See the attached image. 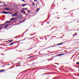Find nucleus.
<instances>
[{
  "label": "nucleus",
  "mask_w": 79,
  "mask_h": 79,
  "mask_svg": "<svg viewBox=\"0 0 79 79\" xmlns=\"http://www.w3.org/2000/svg\"><path fill=\"white\" fill-rule=\"evenodd\" d=\"M61 45V43H60L59 44H56V45H54V46H52L51 47H49L48 48H50L51 47H54V46H56V45Z\"/></svg>",
  "instance_id": "f257e3e1"
},
{
  "label": "nucleus",
  "mask_w": 79,
  "mask_h": 79,
  "mask_svg": "<svg viewBox=\"0 0 79 79\" xmlns=\"http://www.w3.org/2000/svg\"><path fill=\"white\" fill-rule=\"evenodd\" d=\"M13 41V40H9L8 41H3V42H12Z\"/></svg>",
  "instance_id": "f03ea898"
},
{
  "label": "nucleus",
  "mask_w": 79,
  "mask_h": 79,
  "mask_svg": "<svg viewBox=\"0 0 79 79\" xmlns=\"http://www.w3.org/2000/svg\"><path fill=\"white\" fill-rule=\"evenodd\" d=\"M26 19H25L24 20L18 23V24H20L21 23H23V22H24V21H25V20H26Z\"/></svg>",
  "instance_id": "7ed1b4c3"
},
{
  "label": "nucleus",
  "mask_w": 79,
  "mask_h": 79,
  "mask_svg": "<svg viewBox=\"0 0 79 79\" xmlns=\"http://www.w3.org/2000/svg\"><path fill=\"white\" fill-rule=\"evenodd\" d=\"M18 15V13H15V14H13L12 15V16H15Z\"/></svg>",
  "instance_id": "20e7f679"
},
{
  "label": "nucleus",
  "mask_w": 79,
  "mask_h": 79,
  "mask_svg": "<svg viewBox=\"0 0 79 79\" xmlns=\"http://www.w3.org/2000/svg\"><path fill=\"white\" fill-rule=\"evenodd\" d=\"M8 26V24H6L5 26L4 27V28L5 29H6V27H7Z\"/></svg>",
  "instance_id": "39448f33"
},
{
  "label": "nucleus",
  "mask_w": 79,
  "mask_h": 79,
  "mask_svg": "<svg viewBox=\"0 0 79 79\" xmlns=\"http://www.w3.org/2000/svg\"><path fill=\"white\" fill-rule=\"evenodd\" d=\"M4 10H10V9H9V8H4Z\"/></svg>",
  "instance_id": "423d86ee"
},
{
  "label": "nucleus",
  "mask_w": 79,
  "mask_h": 79,
  "mask_svg": "<svg viewBox=\"0 0 79 79\" xmlns=\"http://www.w3.org/2000/svg\"><path fill=\"white\" fill-rule=\"evenodd\" d=\"M13 44H15V43L14 42H13L12 44H9L8 46H11V45H13Z\"/></svg>",
  "instance_id": "0eeeda50"
},
{
  "label": "nucleus",
  "mask_w": 79,
  "mask_h": 79,
  "mask_svg": "<svg viewBox=\"0 0 79 79\" xmlns=\"http://www.w3.org/2000/svg\"><path fill=\"white\" fill-rule=\"evenodd\" d=\"M26 5H27V4H23V5H21V6L24 7V6H25Z\"/></svg>",
  "instance_id": "6e6552de"
},
{
  "label": "nucleus",
  "mask_w": 79,
  "mask_h": 79,
  "mask_svg": "<svg viewBox=\"0 0 79 79\" xmlns=\"http://www.w3.org/2000/svg\"><path fill=\"white\" fill-rule=\"evenodd\" d=\"M4 71H5V70H4L3 69H2V70H0V72H1V73H2V72H4Z\"/></svg>",
  "instance_id": "1a4fd4ad"
},
{
  "label": "nucleus",
  "mask_w": 79,
  "mask_h": 79,
  "mask_svg": "<svg viewBox=\"0 0 79 79\" xmlns=\"http://www.w3.org/2000/svg\"><path fill=\"white\" fill-rule=\"evenodd\" d=\"M15 19V18H13L10 19V21H12L13 20H14V19Z\"/></svg>",
  "instance_id": "9d476101"
},
{
  "label": "nucleus",
  "mask_w": 79,
  "mask_h": 79,
  "mask_svg": "<svg viewBox=\"0 0 79 79\" xmlns=\"http://www.w3.org/2000/svg\"><path fill=\"white\" fill-rule=\"evenodd\" d=\"M11 22V21H7L6 22V24H7L8 23H9Z\"/></svg>",
  "instance_id": "9b49d317"
},
{
  "label": "nucleus",
  "mask_w": 79,
  "mask_h": 79,
  "mask_svg": "<svg viewBox=\"0 0 79 79\" xmlns=\"http://www.w3.org/2000/svg\"><path fill=\"white\" fill-rule=\"evenodd\" d=\"M22 10H28V8H23L22 9Z\"/></svg>",
  "instance_id": "f8f14e48"
},
{
  "label": "nucleus",
  "mask_w": 79,
  "mask_h": 79,
  "mask_svg": "<svg viewBox=\"0 0 79 79\" xmlns=\"http://www.w3.org/2000/svg\"><path fill=\"white\" fill-rule=\"evenodd\" d=\"M5 14H8V13H10V12H5Z\"/></svg>",
  "instance_id": "ddd939ff"
},
{
  "label": "nucleus",
  "mask_w": 79,
  "mask_h": 79,
  "mask_svg": "<svg viewBox=\"0 0 79 79\" xmlns=\"http://www.w3.org/2000/svg\"><path fill=\"white\" fill-rule=\"evenodd\" d=\"M20 41H21V40H19V41H17L16 42H14V44H16V43H18V42H19Z\"/></svg>",
  "instance_id": "4468645a"
},
{
  "label": "nucleus",
  "mask_w": 79,
  "mask_h": 79,
  "mask_svg": "<svg viewBox=\"0 0 79 79\" xmlns=\"http://www.w3.org/2000/svg\"><path fill=\"white\" fill-rule=\"evenodd\" d=\"M39 10H40V9L38 8L35 11V12H37V11H38Z\"/></svg>",
  "instance_id": "2eb2a0df"
},
{
  "label": "nucleus",
  "mask_w": 79,
  "mask_h": 79,
  "mask_svg": "<svg viewBox=\"0 0 79 79\" xmlns=\"http://www.w3.org/2000/svg\"><path fill=\"white\" fill-rule=\"evenodd\" d=\"M32 5H33V6H35V3H34V2H32Z\"/></svg>",
  "instance_id": "dca6fc26"
},
{
  "label": "nucleus",
  "mask_w": 79,
  "mask_h": 79,
  "mask_svg": "<svg viewBox=\"0 0 79 79\" xmlns=\"http://www.w3.org/2000/svg\"><path fill=\"white\" fill-rule=\"evenodd\" d=\"M76 64L77 65H79V62H77L76 63Z\"/></svg>",
  "instance_id": "f3484780"
},
{
  "label": "nucleus",
  "mask_w": 79,
  "mask_h": 79,
  "mask_svg": "<svg viewBox=\"0 0 79 79\" xmlns=\"http://www.w3.org/2000/svg\"><path fill=\"white\" fill-rule=\"evenodd\" d=\"M31 15H28L27 16V17H28V18H31Z\"/></svg>",
  "instance_id": "a211bd4d"
},
{
  "label": "nucleus",
  "mask_w": 79,
  "mask_h": 79,
  "mask_svg": "<svg viewBox=\"0 0 79 79\" xmlns=\"http://www.w3.org/2000/svg\"><path fill=\"white\" fill-rule=\"evenodd\" d=\"M24 11V10H22L20 12L21 13H23Z\"/></svg>",
  "instance_id": "6ab92c4d"
},
{
  "label": "nucleus",
  "mask_w": 79,
  "mask_h": 79,
  "mask_svg": "<svg viewBox=\"0 0 79 79\" xmlns=\"http://www.w3.org/2000/svg\"><path fill=\"white\" fill-rule=\"evenodd\" d=\"M32 48H31L29 49H27V50H31V49H32Z\"/></svg>",
  "instance_id": "aec40b11"
},
{
  "label": "nucleus",
  "mask_w": 79,
  "mask_h": 79,
  "mask_svg": "<svg viewBox=\"0 0 79 79\" xmlns=\"http://www.w3.org/2000/svg\"><path fill=\"white\" fill-rule=\"evenodd\" d=\"M56 56H58V55L55 56H53V57H56Z\"/></svg>",
  "instance_id": "412c9836"
},
{
  "label": "nucleus",
  "mask_w": 79,
  "mask_h": 79,
  "mask_svg": "<svg viewBox=\"0 0 79 79\" xmlns=\"http://www.w3.org/2000/svg\"><path fill=\"white\" fill-rule=\"evenodd\" d=\"M6 4H3V6H6Z\"/></svg>",
  "instance_id": "4be33fe9"
},
{
  "label": "nucleus",
  "mask_w": 79,
  "mask_h": 79,
  "mask_svg": "<svg viewBox=\"0 0 79 79\" xmlns=\"http://www.w3.org/2000/svg\"><path fill=\"white\" fill-rule=\"evenodd\" d=\"M66 42H63V43H61L60 44H61H61H64V43H66Z\"/></svg>",
  "instance_id": "5701e85b"
},
{
  "label": "nucleus",
  "mask_w": 79,
  "mask_h": 79,
  "mask_svg": "<svg viewBox=\"0 0 79 79\" xmlns=\"http://www.w3.org/2000/svg\"><path fill=\"white\" fill-rule=\"evenodd\" d=\"M59 56H61V55H62V54H59L58 55Z\"/></svg>",
  "instance_id": "b1692460"
},
{
  "label": "nucleus",
  "mask_w": 79,
  "mask_h": 79,
  "mask_svg": "<svg viewBox=\"0 0 79 79\" xmlns=\"http://www.w3.org/2000/svg\"><path fill=\"white\" fill-rule=\"evenodd\" d=\"M2 13H3V14H5V12H4V11H2Z\"/></svg>",
  "instance_id": "393cba45"
},
{
  "label": "nucleus",
  "mask_w": 79,
  "mask_h": 79,
  "mask_svg": "<svg viewBox=\"0 0 79 79\" xmlns=\"http://www.w3.org/2000/svg\"><path fill=\"white\" fill-rule=\"evenodd\" d=\"M27 12H28V13H29L30 12H31V11L30 10H29V11H28V10H27Z\"/></svg>",
  "instance_id": "a878e982"
},
{
  "label": "nucleus",
  "mask_w": 79,
  "mask_h": 79,
  "mask_svg": "<svg viewBox=\"0 0 79 79\" xmlns=\"http://www.w3.org/2000/svg\"><path fill=\"white\" fill-rule=\"evenodd\" d=\"M47 73H44L42 75H44H44H46V74Z\"/></svg>",
  "instance_id": "bb28decb"
},
{
  "label": "nucleus",
  "mask_w": 79,
  "mask_h": 79,
  "mask_svg": "<svg viewBox=\"0 0 79 79\" xmlns=\"http://www.w3.org/2000/svg\"><path fill=\"white\" fill-rule=\"evenodd\" d=\"M18 18H19H19H20V16L19 15L18 16Z\"/></svg>",
  "instance_id": "cd10ccee"
},
{
  "label": "nucleus",
  "mask_w": 79,
  "mask_h": 79,
  "mask_svg": "<svg viewBox=\"0 0 79 79\" xmlns=\"http://www.w3.org/2000/svg\"><path fill=\"white\" fill-rule=\"evenodd\" d=\"M34 58V57L31 56V57H29V58Z\"/></svg>",
  "instance_id": "c85d7f7f"
},
{
  "label": "nucleus",
  "mask_w": 79,
  "mask_h": 79,
  "mask_svg": "<svg viewBox=\"0 0 79 79\" xmlns=\"http://www.w3.org/2000/svg\"><path fill=\"white\" fill-rule=\"evenodd\" d=\"M21 0L22 1V2H25V1L24 0Z\"/></svg>",
  "instance_id": "c756f323"
},
{
  "label": "nucleus",
  "mask_w": 79,
  "mask_h": 79,
  "mask_svg": "<svg viewBox=\"0 0 79 79\" xmlns=\"http://www.w3.org/2000/svg\"><path fill=\"white\" fill-rule=\"evenodd\" d=\"M27 31H28V30H27V31H26L24 33H23V34H24V33H25V32H27Z\"/></svg>",
  "instance_id": "7c9ffc66"
},
{
  "label": "nucleus",
  "mask_w": 79,
  "mask_h": 79,
  "mask_svg": "<svg viewBox=\"0 0 79 79\" xmlns=\"http://www.w3.org/2000/svg\"><path fill=\"white\" fill-rule=\"evenodd\" d=\"M50 60H51V59H47V60H48V61H50Z\"/></svg>",
  "instance_id": "2f4dec72"
},
{
  "label": "nucleus",
  "mask_w": 79,
  "mask_h": 79,
  "mask_svg": "<svg viewBox=\"0 0 79 79\" xmlns=\"http://www.w3.org/2000/svg\"><path fill=\"white\" fill-rule=\"evenodd\" d=\"M63 53V52H59V53H58L60 54V53Z\"/></svg>",
  "instance_id": "473e14b6"
},
{
  "label": "nucleus",
  "mask_w": 79,
  "mask_h": 79,
  "mask_svg": "<svg viewBox=\"0 0 79 79\" xmlns=\"http://www.w3.org/2000/svg\"><path fill=\"white\" fill-rule=\"evenodd\" d=\"M1 55H5V54H4L2 53H1Z\"/></svg>",
  "instance_id": "72a5a7b5"
},
{
  "label": "nucleus",
  "mask_w": 79,
  "mask_h": 79,
  "mask_svg": "<svg viewBox=\"0 0 79 79\" xmlns=\"http://www.w3.org/2000/svg\"><path fill=\"white\" fill-rule=\"evenodd\" d=\"M48 55V54H43V55Z\"/></svg>",
  "instance_id": "f704fd0d"
},
{
  "label": "nucleus",
  "mask_w": 79,
  "mask_h": 79,
  "mask_svg": "<svg viewBox=\"0 0 79 79\" xmlns=\"http://www.w3.org/2000/svg\"><path fill=\"white\" fill-rule=\"evenodd\" d=\"M77 35V34H73V36L76 35Z\"/></svg>",
  "instance_id": "c9c22d12"
},
{
  "label": "nucleus",
  "mask_w": 79,
  "mask_h": 79,
  "mask_svg": "<svg viewBox=\"0 0 79 79\" xmlns=\"http://www.w3.org/2000/svg\"><path fill=\"white\" fill-rule=\"evenodd\" d=\"M3 25H4V24H1L0 26H3Z\"/></svg>",
  "instance_id": "e433bc0d"
},
{
  "label": "nucleus",
  "mask_w": 79,
  "mask_h": 79,
  "mask_svg": "<svg viewBox=\"0 0 79 79\" xmlns=\"http://www.w3.org/2000/svg\"><path fill=\"white\" fill-rule=\"evenodd\" d=\"M21 66V65H20L19 66H16V67H18V66Z\"/></svg>",
  "instance_id": "4c0bfd02"
},
{
  "label": "nucleus",
  "mask_w": 79,
  "mask_h": 79,
  "mask_svg": "<svg viewBox=\"0 0 79 79\" xmlns=\"http://www.w3.org/2000/svg\"><path fill=\"white\" fill-rule=\"evenodd\" d=\"M30 35H34V34H32V35L30 34Z\"/></svg>",
  "instance_id": "58836bf2"
},
{
  "label": "nucleus",
  "mask_w": 79,
  "mask_h": 79,
  "mask_svg": "<svg viewBox=\"0 0 79 79\" xmlns=\"http://www.w3.org/2000/svg\"><path fill=\"white\" fill-rule=\"evenodd\" d=\"M65 55V54H62V55Z\"/></svg>",
  "instance_id": "ea45409f"
},
{
  "label": "nucleus",
  "mask_w": 79,
  "mask_h": 79,
  "mask_svg": "<svg viewBox=\"0 0 79 79\" xmlns=\"http://www.w3.org/2000/svg\"><path fill=\"white\" fill-rule=\"evenodd\" d=\"M72 71H72V72H74V71H73V69H72Z\"/></svg>",
  "instance_id": "a19ab883"
},
{
  "label": "nucleus",
  "mask_w": 79,
  "mask_h": 79,
  "mask_svg": "<svg viewBox=\"0 0 79 79\" xmlns=\"http://www.w3.org/2000/svg\"><path fill=\"white\" fill-rule=\"evenodd\" d=\"M12 14H11V13H9V15H12Z\"/></svg>",
  "instance_id": "79ce46f5"
},
{
  "label": "nucleus",
  "mask_w": 79,
  "mask_h": 79,
  "mask_svg": "<svg viewBox=\"0 0 79 79\" xmlns=\"http://www.w3.org/2000/svg\"><path fill=\"white\" fill-rule=\"evenodd\" d=\"M64 52H67V50H65Z\"/></svg>",
  "instance_id": "37998d69"
},
{
  "label": "nucleus",
  "mask_w": 79,
  "mask_h": 79,
  "mask_svg": "<svg viewBox=\"0 0 79 79\" xmlns=\"http://www.w3.org/2000/svg\"><path fill=\"white\" fill-rule=\"evenodd\" d=\"M0 30H1V26L0 25Z\"/></svg>",
  "instance_id": "c03bdc74"
},
{
  "label": "nucleus",
  "mask_w": 79,
  "mask_h": 79,
  "mask_svg": "<svg viewBox=\"0 0 79 79\" xmlns=\"http://www.w3.org/2000/svg\"><path fill=\"white\" fill-rule=\"evenodd\" d=\"M5 19H2V21H4V20Z\"/></svg>",
  "instance_id": "a18cd8bd"
},
{
  "label": "nucleus",
  "mask_w": 79,
  "mask_h": 79,
  "mask_svg": "<svg viewBox=\"0 0 79 79\" xmlns=\"http://www.w3.org/2000/svg\"><path fill=\"white\" fill-rule=\"evenodd\" d=\"M34 39V38H30V39Z\"/></svg>",
  "instance_id": "49530a36"
},
{
  "label": "nucleus",
  "mask_w": 79,
  "mask_h": 79,
  "mask_svg": "<svg viewBox=\"0 0 79 79\" xmlns=\"http://www.w3.org/2000/svg\"><path fill=\"white\" fill-rule=\"evenodd\" d=\"M47 24H49V22H47Z\"/></svg>",
  "instance_id": "de8ad7c7"
},
{
  "label": "nucleus",
  "mask_w": 79,
  "mask_h": 79,
  "mask_svg": "<svg viewBox=\"0 0 79 79\" xmlns=\"http://www.w3.org/2000/svg\"><path fill=\"white\" fill-rule=\"evenodd\" d=\"M73 56H73L71 58H73Z\"/></svg>",
  "instance_id": "09e8293b"
},
{
  "label": "nucleus",
  "mask_w": 79,
  "mask_h": 79,
  "mask_svg": "<svg viewBox=\"0 0 79 79\" xmlns=\"http://www.w3.org/2000/svg\"><path fill=\"white\" fill-rule=\"evenodd\" d=\"M24 72H25V71H23V72H22V73H24Z\"/></svg>",
  "instance_id": "8fccbe9b"
},
{
  "label": "nucleus",
  "mask_w": 79,
  "mask_h": 79,
  "mask_svg": "<svg viewBox=\"0 0 79 79\" xmlns=\"http://www.w3.org/2000/svg\"><path fill=\"white\" fill-rule=\"evenodd\" d=\"M34 1H35V2H36V1H37V0H34Z\"/></svg>",
  "instance_id": "3c124183"
},
{
  "label": "nucleus",
  "mask_w": 79,
  "mask_h": 79,
  "mask_svg": "<svg viewBox=\"0 0 79 79\" xmlns=\"http://www.w3.org/2000/svg\"><path fill=\"white\" fill-rule=\"evenodd\" d=\"M0 3H3V2H0Z\"/></svg>",
  "instance_id": "603ef678"
},
{
  "label": "nucleus",
  "mask_w": 79,
  "mask_h": 79,
  "mask_svg": "<svg viewBox=\"0 0 79 79\" xmlns=\"http://www.w3.org/2000/svg\"><path fill=\"white\" fill-rule=\"evenodd\" d=\"M67 73H69V71H68V70H67Z\"/></svg>",
  "instance_id": "864d4df0"
},
{
  "label": "nucleus",
  "mask_w": 79,
  "mask_h": 79,
  "mask_svg": "<svg viewBox=\"0 0 79 79\" xmlns=\"http://www.w3.org/2000/svg\"><path fill=\"white\" fill-rule=\"evenodd\" d=\"M55 64H57V63H55Z\"/></svg>",
  "instance_id": "5fc2aeb1"
},
{
  "label": "nucleus",
  "mask_w": 79,
  "mask_h": 79,
  "mask_svg": "<svg viewBox=\"0 0 79 79\" xmlns=\"http://www.w3.org/2000/svg\"><path fill=\"white\" fill-rule=\"evenodd\" d=\"M8 45H6V46H8Z\"/></svg>",
  "instance_id": "6e6d98bb"
},
{
  "label": "nucleus",
  "mask_w": 79,
  "mask_h": 79,
  "mask_svg": "<svg viewBox=\"0 0 79 79\" xmlns=\"http://www.w3.org/2000/svg\"><path fill=\"white\" fill-rule=\"evenodd\" d=\"M57 64H58V65H59V64L57 63Z\"/></svg>",
  "instance_id": "4d7b16f0"
},
{
  "label": "nucleus",
  "mask_w": 79,
  "mask_h": 79,
  "mask_svg": "<svg viewBox=\"0 0 79 79\" xmlns=\"http://www.w3.org/2000/svg\"><path fill=\"white\" fill-rule=\"evenodd\" d=\"M26 5H29V4H27Z\"/></svg>",
  "instance_id": "13d9d810"
},
{
  "label": "nucleus",
  "mask_w": 79,
  "mask_h": 79,
  "mask_svg": "<svg viewBox=\"0 0 79 79\" xmlns=\"http://www.w3.org/2000/svg\"><path fill=\"white\" fill-rule=\"evenodd\" d=\"M4 66H2V67H4Z\"/></svg>",
  "instance_id": "bf43d9fd"
},
{
  "label": "nucleus",
  "mask_w": 79,
  "mask_h": 79,
  "mask_svg": "<svg viewBox=\"0 0 79 79\" xmlns=\"http://www.w3.org/2000/svg\"><path fill=\"white\" fill-rule=\"evenodd\" d=\"M65 9H66V8H65V9H63V10H65Z\"/></svg>",
  "instance_id": "052dcab7"
},
{
  "label": "nucleus",
  "mask_w": 79,
  "mask_h": 79,
  "mask_svg": "<svg viewBox=\"0 0 79 79\" xmlns=\"http://www.w3.org/2000/svg\"><path fill=\"white\" fill-rule=\"evenodd\" d=\"M60 38H63V37H60Z\"/></svg>",
  "instance_id": "680f3d73"
},
{
  "label": "nucleus",
  "mask_w": 79,
  "mask_h": 79,
  "mask_svg": "<svg viewBox=\"0 0 79 79\" xmlns=\"http://www.w3.org/2000/svg\"><path fill=\"white\" fill-rule=\"evenodd\" d=\"M59 18H60V17H58L57 18V19H59Z\"/></svg>",
  "instance_id": "e2e57ef3"
},
{
  "label": "nucleus",
  "mask_w": 79,
  "mask_h": 79,
  "mask_svg": "<svg viewBox=\"0 0 79 79\" xmlns=\"http://www.w3.org/2000/svg\"><path fill=\"white\" fill-rule=\"evenodd\" d=\"M37 3H38V4H39V3L38 2H37Z\"/></svg>",
  "instance_id": "0e129e2a"
},
{
  "label": "nucleus",
  "mask_w": 79,
  "mask_h": 79,
  "mask_svg": "<svg viewBox=\"0 0 79 79\" xmlns=\"http://www.w3.org/2000/svg\"><path fill=\"white\" fill-rule=\"evenodd\" d=\"M18 64H20V63H18Z\"/></svg>",
  "instance_id": "69168bd1"
},
{
  "label": "nucleus",
  "mask_w": 79,
  "mask_h": 79,
  "mask_svg": "<svg viewBox=\"0 0 79 79\" xmlns=\"http://www.w3.org/2000/svg\"><path fill=\"white\" fill-rule=\"evenodd\" d=\"M21 44H23V43L22 42V43H21Z\"/></svg>",
  "instance_id": "338daca9"
},
{
  "label": "nucleus",
  "mask_w": 79,
  "mask_h": 79,
  "mask_svg": "<svg viewBox=\"0 0 79 79\" xmlns=\"http://www.w3.org/2000/svg\"><path fill=\"white\" fill-rule=\"evenodd\" d=\"M79 22V20L77 22V23H78Z\"/></svg>",
  "instance_id": "774afa93"
}]
</instances>
